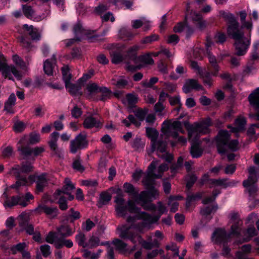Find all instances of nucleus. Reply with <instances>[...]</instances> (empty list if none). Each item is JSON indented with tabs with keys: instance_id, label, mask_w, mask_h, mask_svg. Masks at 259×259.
<instances>
[{
	"instance_id": "f257e3e1",
	"label": "nucleus",
	"mask_w": 259,
	"mask_h": 259,
	"mask_svg": "<svg viewBox=\"0 0 259 259\" xmlns=\"http://www.w3.org/2000/svg\"><path fill=\"white\" fill-rule=\"evenodd\" d=\"M128 210L130 212L136 213L134 217H128L127 222L131 224L130 226L123 225L118 227L119 231V235L120 238L130 240L133 244H136L140 241L141 236L134 230L142 233L146 228L158 221V217L152 218L151 214L144 211H141L140 208L131 201H128Z\"/></svg>"
},
{
	"instance_id": "f03ea898",
	"label": "nucleus",
	"mask_w": 259,
	"mask_h": 259,
	"mask_svg": "<svg viewBox=\"0 0 259 259\" xmlns=\"http://www.w3.org/2000/svg\"><path fill=\"white\" fill-rule=\"evenodd\" d=\"M157 165V162L153 161L148 166L147 174L142 180V183L148 191H142L138 196V200L141 201V206L146 210H155L156 206L150 203L159 196V192L154 187L155 179L160 178L161 174H154L153 170Z\"/></svg>"
},
{
	"instance_id": "7ed1b4c3",
	"label": "nucleus",
	"mask_w": 259,
	"mask_h": 259,
	"mask_svg": "<svg viewBox=\"0 0 259 259\" xmlns=\"http://www.w3.org/2000/svg\"><path fill=\"white\" fill-rule=\"evenodd\" d=\"M210 124V118L199 122H194L192 124H190L187 121L184 122V125L188 132L189 140L191 143L190 153L193 158H198L202 155L203 150L200 147L201 142L199 138L201 135L209 133V127Z\"/></svg>"
},
{
	"instance_id": "20e7f679",
	"label": "nucleus",
	"mask_w": 259,
	"mask_h": 259,
	"mask_svg": "<svg viewBox=\"0 0 259 259\" xmlns=\"http://www.w3.org/2000/svg\"><path fill=\"white\" fill-rule=\"evenodd\" d=\"M219 16L227 23V33L229 37L234 40H240L244 38V32L235 15L224 10L219 12Z\"/></svg>"
},
{
	"instance_id": "39448f33",
	"label": "nucleus",
	"mask_w": 259,
	"mask_h": 259,
	"mask_svg": "<svg viewBox=\"0 0 259 259\" xmlns=\"http://www.w3.org/2000/svg\"><path fill=\"white\" fill-rule=\"evenodd\" d=\"M33 167L32 164L28 162L23 163L22 166L16 165L12 167L9 174L14 176L17 181L15 184L12 185V188L18 189L21 186L27 185L29 179H31L32 176H29L27 177L26 174L33 170Z\"/></svg>"
},
{
	"instance_id": "423d86ee",
	"label": "nucleus",
	"mask_w": 259,
	"mask_h": 259,
	"mask_svg": "<svg viewBox=\"0 0 259 259\" xmlns=\"http://www.w3.org/2000/svg\"><path fill=\"white\" fill-rule=\"evenodd\" d=\"M230 135L227 131H220L217 137L218 151L224 154L229 149L235 151L238 149V142L236 140L229 141Z\"/></svg>"
},
{
	"instance_id": "0eeeda50",
	"label": "nucleus",
	"mask_w": 259,
	"mask_h": 259,
	"mask_svg": "<svg viewBox=\"0 0 259 259\" xmlns=\"http://www.w3.org/2000/svg\"><path fill=\"white\" fill-rule=\"evenodd\" d=\"M5 78L14 80L12 74L18 79L21 80L23 77V73L14 65H8L6 59L4 55L0 53V71Z\"/></svg>"
},
{
	"instance_id": "6e6552de",
	"label": "nucleus",
	"mask_w": 259,
	"mask_h": 259,
	"mask_svg": "<svg viewBox=\"0 0 259 259\" xmlns=\"http://www.w3.org/2000/svg\"><path fill=\"white\" fill-rule=\"evenodd\" d=\"M248 177L247 180L243 182V186L246 188L249 196L254 195L257 191L258 189L255 185L259 176L257 174V169L254 166H250L248 169Z\"/></svg>"
},
{
	"instance_id": "1a4fd4ad",
	"label": "nucleus",
	"mask_w": 259,
	"mask_h": 259,
	"mask_svg": "<svg viewBox=\"0 0 259 259\" xmlns=\"http://www.w3.org/2000/svg\"><path fill=\"white\" fill-rule=\"evenodd\" d=\"M161 131L166 137L177 138L178 133H184L182 129V125L180 121H175L172 122L165 121L162 123Z\"/></svg>"
},
{
	"instance_id": "9d476101",
	"label": "nucleus",
	"mask_w": 259,
	"mask_h": 259,
	"mask_svg": "<svg viewBox=\"0 0 259 259\" xmlns=\"http://www.w3.org/2000/svg\"><path fill=\"white\" fill-rule=\"evenodd\" d=\"M88 141L85 134L80 133L70 142L69 150L70 153L75 154L77 151L86 148Z\"/></svg>"
},
{
	"instance_id": "9b49d317",
	"label": "nucleus",
	"mask_w": 259,
	"mask_h": 259,
	"mask_svg": "<svg viewBox=\"0 0 259 259\" xmlns=\"http://www.w3.org/2000/svg\"><path fill=\"white\" fill-rule=\"evenodd\" d=\"M250 104L256 111L255 114H249L250 118L259 120V88L256 89L248 97Z\"/></svg>"
},
{
	"instance_id": "f8f14e48",
	"label": "nucleus",
	"mask_w": 259,
	"mask_h": 259,
	"mask_svg": "<svg viewBox=\"0 0 259 259\" xmlns=\"http://www.w3.org/2000/svg\"><path fill=\"white\" fill-rule=\"evenodd\" d=\"M230 234L227 233L225 229H217L213 233L211 240L217 244H226L230 240Z\"/></svg>"
},
{
	"instance_id": "ddd939ff",
	"label": "nucleus",
	"mask_w": 259,
	"mask_h": 259,
	"mask_svg": "<svg viewBox=\"0 0 259 259\" xmlns=\"http://www.w3.org/2000/svg\"><path fill=\"white\" fill-rule=\"evenodd\" d=\"M59 136V133L57 132H53L50 135V140L48 144L52 153L57 157H61L63 156V150L61 148H59L57 145Z\"/></svg>"
},
{
	"instance_id": "4468645a",
	"label": "nucleus",
	"mask_w": 259,
	"mask_h": 259,
	"mask_svg": "<svg viewBox=\"0 0 259 259\" xmlns=\"http://www.w3.org/2000/svg\"><path fill=\"white\" fill-rule=\"evenodd\" d=\"M212 44V42L209 40L208 38H207V42L206 44L207 56L208 58L209 62L213 69V71L212 72V74L214 76H217L220 70V67L218 64V62L220 61L217 60L215 56L212 54L210 50H209V48L210 47Z\"/></svg>"
},
{
	"instance_id": "2eb2a0df",
	"label": "nucleus",
	"mask_w": 259,
	"mask_h": 259,
	"mask_svg": "<svg viewBox=\"0 0 259 259\" xmlns=\"http://www.w3.org/2000/svg\"><path fill=\"white\" fill-rule=\"evenodd\" d=\"M35 210L39 213H45L50 219L56 218L59 214V210L56 207H50L45 204L39 205Z\"/></svg>"
},
{
	"instance_id": "dca6fc26",
	"label": "nucleus",
	"mask_w": 259,
	"mask_h": 259,
	"mask_svg": "<svg viewBox=\"0 0 259 259\" xmlns=\"http://www.w3.org/2000/svg\"><path fill=\"white\" fill-rule=\"evenodd\" d=\"M18 204L23 207H25L27 205L28 203L26 202L23 197L19 196L7 197L4 202V205L6 208H11Z\"/></svg>"
},
{
	"instance_id": "f3484780",
	"label": "nucleus",
	"mask_w": 259,
	"mask_h": 259,
	"mask_svg": "<svg viewBox=\"0 0 259 259\" xmlns=\"http://www.w3.org/2000/svg\"><path fill=\"white\" fill-rule=\"evenodd\" d=\"M235 40L236 55L239 56L244 55L246 53L247 48L249 46V41L248 40L245 41L244 38Z\"/></svg>"
},
{
	"instance_id": "a211bd4d",
	"label": "nucleus",
	"mask_w": 259,
	"mask_h": 259,
	"mask_svg": "<svg viewBox=\"0 0 259 259\" xmlns=\"http://www.w3.org/2000/svg\"><path fill=\"white\" fill-rule=\"evenodd\" d=\"M62 217L63 222L73 223L80 218V214L79 211L71 208L67 213H64Z\"/></svg>"
},
{
	"instance_id": "6ab92c4d",
	"label": "nucleus",
	"mask_w": 259,
	"mask_h": 259,
	"mask_svg": "<svg viewBox=\"0 0 259 259\" xmlns=\"http://www.w3.org/2000/svg\"><path fill=\"white\" fill-rule=\"evenodd\" d=\"M83 126L85 128H99L102 126V124L99 119L94 117L93 116H89L84 119Z\"/></svg>"
},
{
	"instance_id": "aec40b11",
	"label": "nucleus",
	"mask_w": 259,
	"mask_h": 259,
	"mask_svg": "<svg viewBox=\"0 0 259 259\" xmlns=\"http://www.w3.org/2000/svg\"><path fill=\"white\" fill-rule=\"evenodd\" d=\"M65 185L63 186L61 190L58 189L54 194V196L55 198L60 196L62 193L63 194H69L71 191L75 189L74 186L72 184L70 180L66 178L64 180Z\"/></svg>"
},
{
	"instance_id": "412c9836",
	"label": "nucleus",
	"mask_w": 259,
	"mask_h": 259,
	"mask_svg": "<svg viewBox=\"0 0 259 259\" xmlns=\"http://www.w3.org/2000/svg\"><path fill=\"white\" fill-rule=\"evenodd\" d=\"M75 232L68 225H62L57 228V233L60 238H65L71 236Z\"/></svg>"
},
{
	"instance_id": "4be33fe9",
	"label": "nucleus",
	"mask_w": 259,
	"mask_h": 259,
	"mask_svg": "<svg viewBox=\"0 0 259 259\" xmlns=\"http://www.w3.org/2000/svg\"><path fill=\"white\" fill-rule=\"evenodd\" d=\"M100 89L101 87L95 82L88 83L86 87L85 92L87 98H92L95 94L99 93Z\"/></svg>"
},
{
	"instance_id": "5701e85b",
	"label": "nucleus",
	"mask_w": 259,
	"mask_h": 259,
	"mask_svg": "<svg viewBox=\"0 0 259 259\" xmlns=\"http://www.w3.org/2000/svg\"><path fill=\"white\" fill-rule=\"evenodd\" d=\"M23 27L28 32L31 39L33 40H39L41 38V34L38 29L34 27L32 25L24 24Z\"/></svg>"
},
{
	"instance_id": "b1692460",
	"label": "nucleus",
	"mask_w": 259,
	"mask_h": 259,
	"mask_svg": "<svg viewBox=\"0 0 259 259\" xmlns=\"http://www.w3.org/2000/svg\"><path fill=\"white\" fill-rule=\"evenodd\" d=\"M25 139H22L19 142L18 146V150L20 152V154L27 157L32 154V148L29 146H25Z\"/></svg>"
},
{
	"instance_id": "393cba45",
	"label": "nucleus",
	"mask_w": 259,
	"mask_h": 259,
	"mask_svg": "<svg viewBox=\"0 0 259 259\" xmlns=\"http://www.w3.org/2000/svg\"><path fill=\"white\" fill-rule=\"evenodd\" d=\"M16 97L15 94L12 93L5 104L4 110L10 114L14 113L13 107L16 104Z\"/></svg>"
},
{
	"instance_id": "a878e982",
	"label": "nucleus",
	"mask_w": 259,
	"mask_h": 259,
	"mask_svg": "<svg viewBox=\"0 0 259 259\" xmlns=\"http://www.w3.org/2000/svg\"><path fill=\"white\" fill-rule=\"evenodd\" d=\"M123 188L125 191L129 195H132L134 198H135V201L141 206V201L138 200V197L139 195V194H138V190H136L133 185L128 183L124 184Z\"/></svg>"
},
{
	"instance_id": "bb28decb",
	"label": "nucleus",
	"mask_w": 259,
	"mask_h": 259,
	"mask_svg": "<svg viewBox=\"0 0 259 259\" xmlns=\"http://www.w3.org/2000/svg\"><path fill=\"white\" fill-rule=\"evenodd\" d=\"M244 237L242 241H238L237 244H241L243 242H248L252 237L257 235V232L253 226L249 227L244 233Z\"/></svg>"
},
{
	"instance_id": "cd10ccee",
	"label": "nucleus",
	"mask_w": 259,
	"mask_h": 259,
	"mask_svg": "<svg viewBox=\"0 0 259 259\" xmlns=\"http://www.w3.org/2000/svg\"><path fill=\"white\" fill-rule=\"evenodd\" d=\"M81 83L78 84L71 83L70 81L65 83V87L68 89V92L72 95H82V93L80 91Z\"/></svg>"
},
{
	"instance_id": "c85d7f7f",
	"label": "nucleus",
	"mask_w": 259,
	"mask_h": 259,
	"mask_svg": "<svg viewBox=\"0 0 259 259\" xmlns=\"http://www.w3.org/2000/svg\"><path fill=\"white\" fill-rule=\"evenodd\" d=\"M203 195L202 192H198L196 194L190 193L186 198V207L188 209L191 206L193 202L200 200Z\"/></svg>"
},
{
	"instance_id": "c756f323",
	"label": "nucleus",
	"mask_w": 259,
	"mask_h": 259,
	"mask_svg": "<svg viewBox=\"0 0 259 259\" xmlns=\"http://www.w3.org/2000/svg\"><path fill=\"white\" fill-rule=\"evenodd\" d=\"M36 190L38 192L43 191L45 187L47 186L48 182L45 174L38 176L36 180Z\"/></svg>"
},
{
	"instance_id": "7c9ffc66",
	"label": "nucleus",
	"mask_w": 259,
	"mask_h": 259,
	"mask_svg": "<svg viewBox=\"0 0 259 259\" xmlns=\"http://www.w3.org/2000/svg\"><path fill=\"white\" fill-rule=\"evenodd\" d=\"M112 244L120 252L124 253L127 251V244L119 239H114L112 241Z\"/></svg>"
},
{
	"instance_id": "2f4dec72",
	"label": "nucleus",
	"mask_w": 259,
	"mask_h": 259,
	"mask_svg": "<svg viewBox=\"0 0 259 259\" xmlns=\"http://www.w3.org/2000/svg\"><path fill=\"white\" fill-rule=\"evenodd\" d=\"M235 127L231 128V132L238 133L244 130L246 124V120L244 117H239L235 120Z\"/></svg>"
},
{
	"instance_id": "473e14b6",
	"label": "nucleus",
	"mask_w": 259,
	"mask_h": 259,
	"mask_svg": "<svg viewBox=\"0 0 259 259\" xmlns=\"http://www.w3.org/2000/svg\"><path fill=\"white\" fill-rule=\"evenodd\" d=\"M242 224V222H237V223H234L232 224L231 227L230 231L229 233V234H230V237L232 235L235 236L237 237L241 235L242 231L241 226Z\"/></svg>"
},
{
	"instance_id": "72a5a7b5",
	"label": "nucleus",
	"mask_w": 259,
	"mask_h": 259,
	"mask_svg": "<svg viewBox=\"0 0 259 259\" xmlns=\"http://www.w3.org/2000/svg\"><path fill=\"white\" fill-rule=\"evenodd\" d=\"M111 196L108 192H102L100 195L99 200L97 203L99 207H102L103 205L107 204L111 200Z\"/></svg>"
},
{
	"instance_id": "f704fd0d",
	"label": "nucleus",
	"mask_w": 259,
	"mask_h": 259,
	"mask_svg": "<svg viewBox=\"0 0 259 259\" xmlns=\"http://www.w3.org/2000/svg\"><path fill=\"white\" fill-rule=\"evenodd\" d=\"M53 62H51L49 59H47L44 63V70L46 74L48 75H52L53 73V63H55V56L53 55V58L51 59Z\"/></svg>"
},
{
	"instance_id": "c9c22d12",
	"label": "nucleus",
	"mask_w": 259,
	"mask_h": 259,
	"mask_svg": "<svg viewBox=\"0 0 259 259\" xmlns=\"http://www.w3.org/2000/svg\"><path fill=\"white\" fill-rule=\"evenodd\" d=\"M139 47L138 46H134L129 49L127 52V56L135 64L137 63V59H138V57L137 56V51Z\"/></svg>"
},
{
	"instance_id": "e433bc0d",
	"label": "nucleus",
	"mask_w": 259,
	"mask_h": 259,
	"mask_svg": "<svg viewBox=\"0 0 259 259\" xmlns=\"http://www.w3.org/2000/svg\"><path fill=\"white\" fill-rule=\"evenodd\" d=\"M131 146L135 150H140L144 148L145 143L139 137H136L131 142Z\"/></svg>"
},
{
	"instance_id": "4c0bfd02",
	"label": "nucleus",
	"mask_w": 259,
	"mask_h": 259,
	"mask_svg": "<svg viewBox=\"0 0 259 259\" xmlns=\"http://www.w3.org/2000/svg\"><path fill=\"white\" fill-rule=\"evenodd\" d=\"M75 241L78 245L83 248L87 247L88 242H86V238L84 233L79 231L78 234L75 236Z\"/></svg>"
},
{
	"instance_id": "58836bf2",
	"label": "nucleus",
	"mask_w": 259,
	"mask_h": 259,
	"mask_svg": "<svg viewBox=\"0 0 259 259\" xmlns=\"http://www.w3.org/2000/svg\"><path fill=\"white\" fill-rule=\"evenodd\" d=\"M146 133L147 136L151 139L152 143H156V141L158 136V133L156 129L152 127H146Z\"/></svg>"
},
{
	"instance_id": "ea45409f",
	"label": "nucleus",
	"mask_w": 259,
	"mask_h": 259,
	"mask_svg": "<svg viewBox=\"0 0 259 259\" xmlns=\"http://www.w3.org/2000/svg\"><path fill=\"white\" fill-rule=\"evenodd\" d=\"M218 209V205L217 204L207 206L201 209L200 213L203 215L207 216L212 213H214Z\"/></svg>"
},
{
	"instance_id": "a19ab883",
	"label": "nucleus",
	"mask_w": 259,
	"mask_h": 259,
	"mask_svg": "<svg viewBox=\"0 0 259 259\" xmlns=\"http://www.w3.org/2000/svg\"><path fill=\"white\" fill-rule=\"evenodd\" d=\"M137 59V63L136 64L141 63L143 64L152 65L154 63L153 59L149 55L140 56Z\"/></svg>"
},
{
	"instance_id": "79ce46f5",
	"label": "nucleus",
	"mask_w": 259,
	"mask_h": 259,
	"mask_svg": "<svg viewBox=\"0 0 259 259\" xmlns=\"http://www.w3.org/2000/svg\"><path fill=\"white\" fill-rule=\"evenodd\" d=\"M64 245L68 248H71L73 246V242L71 240L65 239L64 238H60V240L56 242V247L57 248H60Z\"/></svg>"
},
{
	"instance_id": "37998d69",
	"label": "nucleus",
	"mask_w": 259,
	"mask_h": 259,
	"mask_svg": "<svg viewBox=\"0 0 259 259\" xmlns=\"http://www.w3.org/2000/svg\"><path fill=\"white\" fill-rule=\"evenodd\" d=\"M99 93L102 94L100 100L102 101H105L111 97V91L105 87H101Z\"/></svg>"
},
{
	"instance_id": "c03bdc74",
	"label": "nucleus",
	"mask_w": 259,
	"mask_h": 259,
	"mask_svg": "<svg viewBox=\"0 0 259 259\" xmlns=\"http://www.w3.org/2000/svg\"><path fill=\"white\" fill-rule=\"evenodd\" d=\"M148 112V110L147 108H139L134 111V114L136 117L141 121L144 120Z\"/></svg>"
},
{
	"instance_id": "a18cd8bd",
	"label": "nucleus",
	"mask_w": 259,
	"mask_h": 259,
	"mask_svg": "<svg viewBox=\"0 0 259 259\" xmlns=\"http://www.w3.org/2000/svg\"><path fill=\"white\" fill-rule=\"evenodd\" d=\"M22 10L24 15L28 19H31L34 14V11L31 6L23 5H22Z\"/></svg>"
},
{
	"instance_id": "49530a36",
	"label": "nucleus",
	"mask_w": 259,
	"mask_h": 259,
	"mask_svg": "<svg viewBox=\"0 0 259 259\" xmlns=\"http://www.w3.org/2000/svg\"><path fill=\"white\" fill-rule=\"evenodd\" d=\"M61 71L63 79L65 84L70 81L71 78V75L69 72V69L67 66H64L62 67Z\"/></svg>"
},
{
	"instance_id": "de8ad7c7",
	"label": "nucleus",
	"mask_w": 259,
	"mask_h": 259,
	"mask_svg": "<svg viewBox=\"0 0 259 259\" xmlns=\"http://www.w3.org/2000/svg\"><path fill=\"white\" fill-rule=\"evenodd\" d=\"M72 167L74 169L79 172H83L84 170V166L81 163V160L79 157H77L72 163Z\"/></svg>"
},
{
	"instance_id": "09e8293b",
	"label": "nucleus",
	"mask_w": 259,
	"mask_h": 259,
	"mask_svg": "<svg viewBox=\"0 0 259 259\" xmlns=\"http://www.w3.org/2000/svg\"><path fill=\"white\" fill-rule=\"evenodd\" d=\"M13 60L14 62L17 65L20 67V68L23 70H25L27 68V66L26 65L25 63L22 60V59L20 57L17 55H14L13 56Z\"/></svg>"
},
{
	"instance_id": "8fccbe9b",
	"label": "nucleus",
	"mask_w": 259,
	"mask_h": 259,
	"mask_svg": "<svg viewBox=\"0 0 259 259\" xmlns=\"http://www.w3.org/2000/svg\"><path fill=\"white\" fill-rule=\"evenodd\" d=\"M26 247L25 242L19 243L16 245H13L11 248L13 254H16L18 251L23 252Z\"/></svg>"
},
{
	"instance_id": "3c124183",
	"label": "nucleus",
	"mask_w": 259,
	"mask_h": 259,
	"mask_svg": "<svg viewBox=\"0 0 259 259\" xmlns=\"http://www.w3.org/2000/svg\"><path fill=\"white\" fill-rule=\"evenodd\" d=\"M60 238H58L54 232H50L46 237V241L51 244H54L56 247V242L60 240Z\"/></svg>"
},
{
	"instance_id": "603ef678",
	"label": "nucleus",
	"mask_w": 259,
	"mask_h": 259,
	"mask_svg": "<svg viewBox=\"0 0 259 259\" xmlns=\"http://www.w3.org/2000/svg\"><path fill=\"white\" fill-rule=\"evenodd\" d=\"M210 187L214 186H223L225 188V183L226 182L225 179H210L209 181Z\"/></svg>"
},
{
	"instance_id": "864d4df0",
	"label": "nucleus",
	"mask_w": 259,
	"mask_h": 259,
	"mask_svg": "<svg viewBox=\"0 0 259 259\" xmlns=\"http://www.w3.org/2000/svg\"><path fill=\"white\" fill-rule=\"evenodd\" d=\"M187 84L191 87L192 89L200 90L202 89V86L200 84L198 81L194 79H190L186 80Z\"/></svg>"
},
{
	"instance_id": "5fc2aeb1",
	"label": "nucleus",
	"mask_w": 259,
	"mask_h": 259,
	"mask_svg": "<svg viewBox=\"0 0 259 259\" xmlns=\"http://www.w3.org/2000/svg\"><path fill=\"white\" fill-rule=\"evenodd\" d=\"M100 239L99 238L95 236H92L90 237L88 241L87 247L92 248L96 247L99 245Z\"/></svg>"
},
{
	"instance_id": "6e6d98bb",
	"label": "nucleus",
	"mask_w": 259,
	"mask_h": 259,
	"mask_svg": "<svg viewBox=\"0 0 259 259\" xmlns=\"http://www.w3.org/2000/svg\"><path fill=\"white\" fill-rule=\"evenodd\" d=\"M83 252V257L86 259H98L99 253H92L91 251L87 249H82L81 250Z\"/></svg>"
},
{
	"instance_id": "4d7b16f0",
	"label": "nucleus",
	"mask_w": 259,
	"mask_h": 259,
	"mask_svg": "<svg viewBox=\"0 0 259 259\" xmlns=\"http://www.w3.org/2000/svg\"><path fill=\"white\" fill-rule=\"evenodd\" d=\"M102 245H107V257L108 259H115L113 248L111 246L109 242H102Z\"/></svg>"
},
{
	"instance_id": "13d9d810",
	"label": "nucleus",
	"mask_w": 259,
	"mask_h": 259,
	"mask_svg": "<svg viewBox=\"0 0 259 259\" xmlns=\"http://www.w3.org/2000/svg\"><path fill=\"white\" fill-rule=\"evenodd\" d=\"M126 99L130 106H133L138 101V97L136 95L132 94L126 95Z\"/></svg>"
},
{
	"instance_id": "bf43d9fd",
	"label": "nucleus",
	"mask_w": 259,
	"mask_h": 259,
	"mask_svg": "<svg viewBox=\"0 0 259 259\" xmlns=\"http://www.w3.org/2000/svg\"><path fill=\"white\" fill-rule=\"evenodd\" d=\"M57 203L59 205V208L61 210H65L68 208L67 200L65 197L61 196Z\"/></svg>"
},
{
	"instance_id": "052dcab7",
	"label": "nucleus",
	"mask_w": 259,
	"mask_h": 259,
	"mask_svg": "<svg viewBox=\"0 0 259 259\" xmlns=\"http://www.w3.org/2000/svg\"><path fill=\"white\" fill-rule=\"evenodd\" d=\"M26 128L25 123L21 121L16 122L14 125V130L17 133L23 132Z\"/></svg>"
},
{
	"instance_id": "680f3d73",
	"label": "nucleus",
	"mask_w": 259,
	"mask_h": 259,
	"mask_svg": "<svg viewBox=\"0 0 259 259\" xmlns=\"http://www.w3.org/2000/svg\"><path fill=\"white\" fill-rule=\"evenodd\" d=\"M81 109L77 105H74L71 110V114L72 117L78 118L82 115Z\"/></svg>"
},
{
	"instance_id": "e2e57ef3",
	"label": "nucleus",
	"mask_w": 259,
	"mask_h": 259,
	"mask_svg": "<svg viewBox=\"0 0 259 259\" xmlns=\"http://www.w3.org/2000/svg\"><path fill=\"white\" fill-rule=\"evenodd\" d=\"M40 140V135L38 133H31L30 134L29 142L31 144H35L38 143Z\"/></svg>"
},
{
	"instance_id": "0e129e2a",
	"label": "nucleus",
	"mask_w": 259,
	"mask_h": 259,
	"mask_svg": "<svg viewBox=\"0 0 259 259\" xmlns=\"http://www.w3.org/2000/svg\"><path fill=\"white\" fill-rule=\"evenodd\" d=\"M214 39L217 43L223 44L226 40V36L224 33L219 32L215 35Z\"/></svg>"
},
{
	"instance_id": "69168bd1",
	"label": "nucleus",
	"mask_w": 259,
	"mask_h": 259,
	"mask_svg": "<svg viewBox=\"0 0 259 259\" xmlns=\"http://www.w3.org/2000/svg\"><path fill=\"white\" fill-rule=\"evenodd\" d=\"M123 60L122 55L118 52H114L112 55V62L114 64H118Z\"/></svg>"
},
{
	"instance_id": "338daca9",
	"label": "nucleus",
	"mask_w": 259,
	"mask_h": 259,
	"mask_svg": "<svg viewBox=\"0 0 259 259\" xmlns=\"http://www.w3.org/2000/svg\"><path fill=\"white\" fill-rule=\"evenodd\" d=\"M142 246L145 249H150L154 246L158 247L159 246V243L157 240L155 239L152 242L144 241Z\"/></svg>"
},
{
	"instance_id": "774afa93",
	"label": "nucleus",
	"mask_w": 259,
	"mask_h": 259,
	"mask_svg": "<svg viewBox=\"0 0 259 259\" xmlns=\"http://www.w3.org/2000/svg\"><path fill=\"white\" fill-rule=\"evenodd\" d=\"M95 226V223L90 219H88L84 223L82 224V229L86 231H90Z\"/></svg>"
}]
</instances>
